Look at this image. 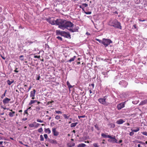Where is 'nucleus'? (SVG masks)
Returning a JSON list of instances; mask_svg holds the SVG:
<instances>
[{"label": "nucleus", "instance_id": "obj_43", "mask_svg": "<svg viewBox=\"0 0 147 147\" xmlns=\"http://www.w3.org/2000/svg\"><path fill=\"white\" fill-rule=\"evenodd\" d=\"M95 40L97 41H98L100 43H102V40H100L96 38Z\"/></svg>", "mask_w": 147, "mask_h": 147}, {"label": "nucleus", "instance_id": "obj_32", "mask_svg": "<svg viewBox=\"0 0 147 147\" xmlns=\"http://www.w3.org/2000/svg\"><path fill=\"white\" fill-rule=\"evenodd\" d=\"M95 127L98 130H100V128L98 127V125L97 124H96L94 125Z\"/></svg>", "mask_w": 147, "mask_h": 147}, {"label": "nucleus", "instance_id": "obj_39", "mask_svg": "<svg viewBox=\"0 0 147 147\" xmlns=\"http://www.w3.org/2000/svg\"><path fill=\"white\" fill-rule=\"evenodd\" d=\"M36 121L40 123H43L44 122L43 121L39 119H37Z\"/></svg>", "mask_w": 147, "mask_h": 147}, {"label": "nucleus", "instance_id": "obj_14", "mask_svg": "<svg viewBox=\"0 0 147 147\" xmlns=\"http://www.w3.org/2000/svg\"><path fill=\"white\" fill-rule=\"evenodd\" d=\"M63 31H61L59 30H57L56 31V34L57 35H60L61 36H62L63 34Z\"/></svg>", "mask_w": 147, "mask_h": 147}, {"label": "nucleus", "instance_id": "obj_49", "mask_svg": "<svg viewBox=\"0 0 147 147\" xmlns=\"http://www.w3.org/2000/svg\"><path fill=\"white\" fill-rule=\"evenodd\" d=\"M44 137L45 138V139H48V138H47L48 137V136L47 135V134H45L44 135Z\"/></svg>", "mask_w": 147, "mask_h": 147}, {"label": "nucleus", "instance_id": "obj_17", "mask_svg": "<svg viewBox=\"0 0 147 147\" xmlns=\"http://www.w3.org/2000/svg\"><path fill=\"white\" fill-rule=\"evenodd\" d=\"M101 136L104 138H110L111 137V136L109 135H106V134L104 133H102L101 134Z\"/></svg>", "mask_w": 147, "mask_h": 147}, {"label": "nucleus", "instance_id": "obj_23", "mask_svg": "<svg viewBox=\"0 0 147 147\" xmlns=\"http://www.w3.org/2000/svg\"><path fill=\"white\" fill-rule=\"evenodd\" d=\"M78 124V122L72 123L70 125V127H75Z\"/></svg>", "mask_w": 147, "mask_h": 147}, {"label": "nucleus", "instance_id": "obj_26", "mask_svg": "<svg viewBox=\"0 0 147 147\" xmlns=\"http://www.w3.org/2000/svg\"><path fill=\"white\" fill-rule=\"evenodd\" d=\"M86 146V145L84 144H79L78 146V147H84Z\"/></svg>", "mask_w": 147, "mask_h": 147}, {"label": "nucleus", "instance_id": "obj_15", "mask_svg": "<svg viewBox=\"0 0 147 147\" xmlns=\"http://www.w3.org/2000/svg\"><path fill=\"white\" fill-rule=\"evenodd\" d=\"M125 122V121L122 119H120L117 121L116 122V123L118 124H121Z\"/></svg>", "mask_w": 147, "mask_h": 147}, {"label": "nucleus", "instance_id": "obj_18", "mask_svg": "<svg viewBox=\"0 0 147 147\" xmlns=\"http://www.w3.org/2000/svg\"><path fill=\"white\" fill-rule=\"evenodd\" d=\"M45 131L46 133H47L48 134H50L51 133V131L49 128H45Z\"/></svg>", "mask_w": 147, "mask_h": 147}, {"label": "nucleus", "instance_id": "obj_29", "mask_svg": "<svg viewBox=\"0 0 147 147\" xmlns=\"http://www.w3.org/2000/svg\"><path fill=\"white\" fill-rule=\"evenodd\" d=\"M34 100H31L30 102L28 104L29 105H32V104H33L34 103Z\"/></svg>", "mask_w": 147, "mask_h": 147}, {"label": "nucleus", "instance_id": "obj_9", "mask_svg": "<svg viewBox=\"0 0 147 147\" xmlns=\"http://www.w3.org/2000/svg\"><path fill=\"white\" fill-rule=\"evenodd\" d=\"M125 102L121 103L118 105L117 106V108L118 110H119L121 109L122 108L124 107L125 106Z\"/></svg>", "mask_w": 147, "mask_h": 147}, {"label": "nucleus", "instance_id": "obj_48", "mask_svg": "<svg viewBox=\"0 0 147 147\" xmlns=\"http://www.w3.org/2000/svg\"><path fill=\"white\" fill-rule=\"evenodd\" d=\"M80 8L82 9V10L84 12L85 11L84 9V7L82 6V5H80Z\"/></svg>", "mask_w": 147, "mask_h": 147}, {"label": "nucleus", "instance_id": "obj_40", "mask_svg": "<svg viewBox=\"0 0 147 147\" xmlns=\"http://www.w3.org/2000/svg\"><path fill=\"white\" fill-rule=\"evenodd\" d=\"M9 115L11 117H12L14 116L12 113L11 112L9 113Z\"/></svg>", "mask_w": 147, "mask_h": 147}, {"label": "nucleus", "instance_id": "obj_11", "mask_svg": "<svg viewBox=\"0 0 147 147\" xmlns=\"http://www.w3.org/2000/svg\"><path fill=\"white\" fill-rule=\"evenodd\" d=\"M52 132L55 136H57L59 134V132L56 131V128H53Z\"/></svg>", "mask_w": 147, "mask_h": 147}, {"label": "nucleus", "instance_id": "obj_27", "mask_svg": "<svg viewBox=\"0 0 147 147\" xmlns=\"http://www.w3.org/2000/svg\"><path fill=\"white\" fill-rule=\"evenodd\" d=\"M67 85L68 86V87L69 89H70V88H72V86H71L70 84L69 83V82L68 81L67 82Z\"/></svg>", "mask_w": 147, "mask_h": 147}, {"label": "nucleus", "instance_id": "obj_20", "mask_svg": "<svg viewBox=\"0 0 147 147\" xmlns=\"http://www.w3.org/2000/svg\"><path fill=\"white\" fill-rule=\"evenodd\" d=\"M69 147H71L74 146L75 144L74 143L71 142L68 144Z\"/></svg>", "mask_w": 147, "mask_h": 147}, {"label": "nucleus", "instance_id": "obj_57", "mask_svg": "<svg viewBox=\"0 0 147 147\" xmlns=\"http://www.w3.org/2000/svg\"><path fill=\"white\" fill-rule=\"evenodd\" d=\"M40 78V76H38L36 80H39Z\"/></svg>", "mask_w": 147, "mask_h": 147}, {"label": "nucleus", "instance_id": "obj_3", "mask_svg": "<svg viewBox=\"0 0 147 147\" xmlns=\"http://www.w3.org/2000/svg\"><path fill=\"white\" fill-rule=\"evenodd\" d=\"M112 42V41L111 40L104 38L102 39V44L106 47L110 43Z\"/></svg>", "mask_w": 147, "mask_h": 147}, {"label": "nucleus", "instance_id": "obj_58", "mask_svg": "<svg viewBox=\"0 0 147 147\" xmlns=\"http://www.w3.org/2000/svg\"><path fill=\"white\" fill-rule=\"evenodd\" d=\"M139 21H141V22H144V21H145L146 20H145V19H144V20H141V19H139Z\"/></svg>", "mask_w": 147, "mask_h": 147}, {"label": "nucleus", "instance_id": "obj_55", "mask_svg": "<svg viewBox=\"0 0 147 147\" xmlns=\"http://www.w3.org/2000/svg\"><path fill=\"white\" fill-rule=\"evenodd\" d=\"M40 125L39 123H37L35 126L34 127L36 128L37 127Z\"/></svg>", "mask_w": 147, "mask_h": 147}, {"label": "nucleus", "instance_id": "obj_59", "mask_svg": "<svg viewBox=\"0 0 147 147\" xmlns=\"http://www.w3.org/2000/svg\"><path fill=\"white\" fill-rule=\"evenodd\" d=\"M122 142H123V141H122V140H120L119 141V142H118V143H122Z\"/></svg>", "mask_w": 147, "mask_h": 147}, {"label": "nucleus", "instance_id": "obj_41", "mask_svg": "<svg viewBox=\"0 0 147 147\" xmlns=\"http://www.w3.org/2000/svg\"><path fill=\"white\" fill-rule=\"evenodd\" d=\"M57 38L59 40H60L61 41L62 40V38L60 36H58L57 37Z\"/></svg>", "mask_w": 147, "mask_h": 147}, {"label": "nucleus", "instance_id": "obj_12", "mask_svg": "<svg viewBox=\"0 0 147 147\" xmlns=\"http://www.w3.org/2000/svg\"><path fill=\"white\" fill-rule=\"evenodd\" d=\"M10 100V99L8 98H6L3 99V102L4 104H7L9 103V102Z\"/></svg>", "mask_w": 147, "mask_h": 147}, {"label": "nucleus", "instance_id": "obj_24", "mask_svg": "<svg viewBox=\"0 0 147 147\" xmlns=\"http://www.w3.org/2000/svg\"><path fill=\"white\" fill-rule=\"evenodd\" d=\"M136 129H131V130L132 131L137 132L140 130V128L139 127H136Z\"/></svg>", "mask_w": 147, "mask_h": 147}, {"label": "nucleus", "instance_id": "obj_33", "mask_svg": "<svg viewBox=\"0 0 147 147\" xmlns=\"http://www.w3.org/2000/svg\"><path fill=\"white\" fill-rule=\"evenodd\" d=\"M63 117L65 118V119H68L69 118V116H67L66 114H64L63 115Z\"/></svg>", "mask_w": 147, "mask_h": 147}, {"label": "nucleus", "instance_id": "obj_42", "mask_svg": "<svg viewBox=\"0 0 147 147\" xmlns=\"http://www.w3.org/2000/svg\"><path fill=\"white\" fill-rule=\"evenodd\" d=\"M55 112L56 113H58V114H62V112L60 111H55Z\"/></svg>", "mask_w": 147, "mask_h": 147}, {"label": "nucleus", "instance_id": "obj_1", "mask_svg": "<svg viewBox=\"0 0 147 147\" xmlns=\"http://www.w3.org/2000/svg\"><path fill=\"white\" fill-rule=\"evenodd\" d=\"M109 25L112 26L116 28H119L121 29L122 27L121 25V23L116 20H111L109 24Z\"/></svg>", "mask_w": 147, "mask_h": 147}, {"label": "nucleus", "instance_id": "obj_4", "mask_svg": "<svg viewBox=\"0 0 147 147\" xmlns=\"http://www.w3.org/2000/svg\"><path fill=\"white\" fill-rule=\"evenodd\" d=\"M106 96H105L104 97V98H100L98 99V100L99 102L105 106H107L108 105V103L106 101Z\"/></svg>", "mask_w": 147, "mask_h": 147}, {"label": "nucleus", "instance_id": "obj_53", "mask_svg": "<svg viewBox=\"0 0 147 147\" xmlns=\"http://www.w3.org/2000/svg\"><path fill=\"white\" fill-rule=\"evenodd\" d=\"M34 58H40V55L39 56H36L35 55L34 56Z\"/></svg>", "mask_w": 147, "mask_h": 147}, {"label": "nucleus", "instance_id": "obj_19", "mask_svg": "<svg viewBox=\"0 0 147 147\" xmlns=\"http://www.w3.org/2000/svg\"><path fill=\"white\" fill-rule=\"evenodd\" d=\"M147 103V99L145 100L142 101L140 103V105H144Z\"/></svg>", "mask_w": 147, "mask_h": 147}, {"label": "nucleus", "instance_id": "obj_28", "mask_svg": "<svg viewBox=\"0 0 147 147\" xmlns=\"http://www.w3.org/2000/svg\"><path fill=\"white\" fill-rule=\"evenodd\" d=\"M36 123L35 122H34L33 123V124H29V126L30 127H34V123Z\"/></svg>", "mask_w": 147, "mask_h": 147}, {"label": "nucleus", "instance_id": "obj_51", "mask_svg": "<svg viewBox=\"0 0 147 147\" xmlns=\"http://www.w3.org/2000/svg\"><path fill=\"white\" fill-rule=\"evenodd\" d=\"M28 109H26V110H25L24 111V115L25 114H27V115L28 114Z\"/></svg>", "mask_w": 147, "mask_h": 147}, {"label": "nucleus", "instance_id": "obj_62", "mask_svg": "<svg viewBox=\"0 0 147 147\" xmlns=\"http://www.w3.org/2000/svg\"><path fill=\"white\" fill-rule=\"evenodd\" d=\"M27 118H24L22 119V120H23V121H26V120H27Z\"/></svg>", "mask_w": 147, "mask_h": 147}, {"label": "nucleus", "instance_id": "obj_31", "mask_svg": "<svg viewBox=\"0 0 147 147\" xmlns=\"http://www.w3.org/2000/svg\"><path fill=\"white\" fill-rule=\"evenodd\" d=\"M125 83V82L124 81L122 80L119 82V84L120 85H123V84Z\"/></svg>", "mask_w": 147, "mask_h": 147}, {"label": "nucleus", "instance_id": "obj_44", "mask_svg": "<svg viewBox=\"0 0 147 147\" xmlns=\"http://www.w3.org/2000/svg\"><path fill=\"white\" fill-rule=\"evenodd\" d=\"M55 118L56 119H60V117L59 115H57L55 117Z\"/></svg>", "mask_w": 147, "mask_h": 147}, {"label": "nucleus", "instance_id": "obj_54", "mask_svg": "<svg viewBox=\"0 0 147 147\" xmlns=\"http://www.w3.org/2000/svg\"><path fill=\"white\" fill-rule=\"evenodd\" d=\"M110 125H111V127H112L114 128L115 127V125L114 124L111 123Z\"/></svg>", "mask_w": 147, "mask_h": 147}, {"label": "nucleus", "instance_id": "obj_8", "mask_svg": "<svg viewBox=\"0 0 147 147\" xmlns=\"http://www.w3.org/2000/svg\"><path fill=\"white\" fill-rule=\"evenodd\" d=\"M63 32V34L62 36L67 38H71V35L69 32H66L64 31Z\"/></svg>", "mask_w": 147, "mask_h": 147}, {"label": "nucleus", "instance_id": "obj_60", "mask_svg": "<svg viewBox=\"0 0 147 147\" xmlns=\"http://www.w3.org/2000/svg\"><path fill=\"white\" fill-rule=\"evenodd\" d=\"M138 143H140V144H144V143L142 142V141H139V142H138Z\"/></svg>", "mask_w": 147, "mask_h": 147}, {"label": "nucleus", "instance_id": "obj_34", "mask_svg": "<svg viewBox=\"0 0 147 147\" xmlns=\"http://www.w3.org/2000/svg\"><path fill=\"white\" fill-rule=\"evenodd\" d=\"M43 129L42 127L38 129V131L39 133H41Z\"/></svg>", "mask_w": 147, "mask_h": 147}, {"label": "nucleus", "instance_id": "obj_45", "mask_svg": "<svg viewBox=\"0 0 147 147\" xmlns=\"http://www.w3.org/2000/svg\"><path fill=\"white\" fill-rule=\"evenodd\" d=\"M82 5L83 6H84L85 7H86L88 6V5L87 3H84L82 4Z\"/></svg>", "mask_w": 147, "mask_h": 147}, {"label": "nucleus", "instance_id": "obj_16", "mask_svg": "<svg viewBox=\"0 0 147 147\" xmlns=\"http://www.w3.org/2000/svg\"><path fill=\"white\" fill-rule=\"evenodd\" d=\"M68 30L71 32H74L78 31V28H76L73 29L71 28L68 29Z\"/></svg>", "mask_w": 147, "mask_h": 147}, {"label": "nucleus", "instance_id": "obj_38", "mask_svg": "<svg viewBox=\"0 0 147 147\" xmlns=\"http://www.w3.org/2000/svg\"><path fill=\"white\" fill-rule=\"evenodd\" d=\"M84 12L85 14H90L92 13L91 11L86 12L85 11Z\"/></svg>", "mask_w": 147, "mask_h": 147}, {"label": "nucleus", "instance_id": "obj_6", "mask_svg": "<svg viewBox=\"0 0 147 147\" xmlns=\"http://www.w3.org/2000/svg\"><path fill=\"white\" fill-rule=\"evenodd\" d=\"M47 20L48 22L49 23L51 24L52 25H56L57 22H56V20H55L53 19V20H51V18H48Z\"/></svg>", "mask_w": 147, "mask_h": 147}, {"label": "nucleus", "instance_id": "obj_47", "mask_svg": "<svg viewBox=\"0 0 147 147\" xmlns=\"http://www.w3.org/2000/svg\"><path fill=\"white\" fill-rule=\"evenodd\" d=\"M143 134L147 136V132L146 131H144L142 132Z\"/></svg>", "mask_w": 147, "mask_h": 147}, {"label": "nucleus", "instance_id": "obj_46", "mask_svg": "<svg viewBox=\"0 0 147 147\" xmlns=\"http://www.w3.org/2000/svg\"><path fill=\"white\" fill-rule=\"evenodd\" d=\"M54 102V101L53 100H52V101H49V102H47V105H49L50 104L52 103H53Z\"/></svg>", "mask_w": 147, "mask_h": 147}, {"label": "nucleus", "instance_id": "obj_52", "mask_svg": "<svg viewBox=\"0 0 147 147\" xmlns=\"http://www.w3.org/2000/svg\"><path fill=\"white\" fill-rule=\"evenodd\" d=\"M85 117V115H82V116H78V117L79 119H80V118H84Z\"/></svg>", "mask_w": 147, "mask_h": 147}, {"label": "nucleus", "instance_id": "obj_5", "mask_svg": "<svg viewBox=\"0 0 147 147\" xmlns=\"http://www.w3.org/2000/svg\"><path fill=\"white\" fill-rule=\"evenodd\" d=\"M74 25V24L69 21H67L65 20V24L64 25V29L65 28L68 29V28H71Z\"/></svg>", "mask_w": 147, "mask_h": 147}, {"label": "nucleus", "instance_id": "obj_35", "mask_svg": "<svg viewBox=\"0 0 147 147\" xmlns=\"http://www.w3.org/2000/svg\"><path fill=\"white\" fill-rule=\"evenodd\" d=\"M98 144L97 143H95L93 144V146L94 147H99V146L98 145Z\"/></svg>", "mask_w": 147, "mask_h": 147}, {"label": "nucleus", "instance_id": "obj_2", "mask_svg": "<svg viewBox=\"0 0 147 147\" xmlns=\"http://www.w3.org/2000/svg\"><path fill=\"white\" fill-rule=\"evenodd\" d=\"M56 25H58L59 28L64 30V25L65 24V20L61 19H57Z\"/></svg>", "mask_w": 147, "mask_h": 147}, {"label": "nucleus", "instance_id": "obj_25", "mask_svg": "<svg viewBox=\"0 0 147 147\" xmlns=\"http://www.w3.org/2000/svg\"><path fill=\"white\" fill-rule=\"evenodd\" d=\"M7 82L8 84L9 85H10L13 82L14 80H13L12 81H11L8 80H7Z\"/></svg>", "mask_w": 147, "mask_h": 147}, {"label": "nucleus", "instance_id": "obj_10", "mask_svg": "<svg viewBox=\"0 0 147 147\" xmlns=\"http://www.w3.org/2000/svg\"><path fill=\"white\" fill-rule=\"evenodd\" d=\"M47 141H49V142L51 144H57V141L48 138L47 140Z\"/></svg>", "mask_w": 147, "mask_h": 147}, {"label": "nucleus", "instance_id": "obj_36", "mask_svg": "<svg viewBox=\"0 0 147 147\" xmlns=\"http://www.w3.org/2000/svg\"><path fill=\"white\" fill-rule=\"evenodd\" d=\"M20 60L23 61L24 60V56L23 55H21L20 56Z\"/></svg>", "mask_w": 147, "mask_h": 147}, {"label": "nucleus", "instance_id": "obj_37", "mask_svg": "<svg viewBox=\"0 0 147 147\" xmlns=\"http://www.w3.org/2000/svg\"><path fill=\"white\" fill-rule=\"evenodd\" d=\"M6 91H7V90H6L5 91V93H4V94H2V95H1V98H3V97L5 96V93H6Z\"/></svg>", "mask_w": 147, "mask_h": 147}, {"label": "nucleus", "instance_id": "obj_50", "mask_svg": "<svg viewBox=\"0 0 147 147\" xmlns=\"http://www.w3.org/2000/svg\"><path fill=\"white\" fill-rule=\"evenodd\" d=\"M134 131H132L130 133H129V135L131 136H132L134 134Z\"/></svg>", "mask_w": 147, "mask_h": 147}, {"label": "nucleus", "instance_id": "obj_13", "mask_svg": "<svg viewBox=\"0 0 147 147\" xmlns=\"http://www.w3.org/2000/svg\"><path fill=\"white\" fill-rule=\"evenodd\" d=\"M36 90L35 89L33 90L32 91L30 92V97H34L35 95V93Z\"/></svg>", "mask_w": 147, "mask_h": 147}, {"label": "nucleus", "instance_id": "obj_30", "mask_svg": "<svg viewBox=\"0 0 147 147\" xmlns=\"http://www.w3.org/2000/svg\"><path fill=\"white\" fill-rule=\"evenodd\" d=\"M40 141H43L44 140V138L43 137V136L42 135H41L40 136Z\"/></svg>", "mask_w": 147, "mask_h": 147}, {"label": "nucleus", "instance_id": "obj_63", "mask_svg": "<svg viewBox=\"0 0 147 147\" xmlns=\"http://www.w3.org/2000/svg\"><path fill=\"white\" fill-rule=\"evenodd\" d=\"M31 86H30L28 89V91H29V90L31 89Z\"/></svg>", "mask_w": 147, "mask_h": 147}, {"label": "nucleus", "instance_id": "obj_56", "mask_svg": "<svg viewBox=\"0 0 147 147\" xmlns=\"http://www.w3.org/2000/svg\"><path fill=\"white\" fill-rule=\"evenodd\" d=\"M18 69L17 68H16L15 70L14 71V72H16V73H18L19 72L18 71H17V70Z\"/></svg>", "mask_w": 147, "mask_h": 147}, {"label": "nucleus", "instance_id": "obj_22", "mask_svg": "<svg viewBox=\"0 0 147 147\" xmlns=\"http://www.w3.org/2000/svg\"><path fill=\"white\" fill-rule=\"evenodd\" d=\"M41 107H39V106H36L35 107V111L37 112L38 113V111L40 110Z\"/></svg>", "mask_w": 147, "mask_h": 147}, {"label": "nucleus", "instance_id": "obj_21", "mask_svg": "<svg viewBox=\"0 0 147 147\" xmlns=\"http://www.w3.org/2000/svg\"><path fill=\"white\" fill-rule=\"evenodd\" d=\"M76 57L74 56L73 57L71 58L69 60L67 61V62H71L74 61V59L76 58Z\"/></svg>", "mask_w": 147, "mask_h": 147}, {"label": "nucleus", "instance_id": "obj_64", "mask_svg": "<svg viewBox=\"0 0 147 147\" xmlns=\"http://www.w3.org/2000/svg\"><path fill=\"white\" fill-rule=\"evenodd\" d=\"M133 27H134V28L135 29H136V24L134 25H133Z\"/></svg>", "mask_w": 147, "mask_h": 147}, {"label": "nucleus", "instance_id": "obj_61", "mask_svg": "<svg viewBox=\"0 0 147 147\" xmlns=\"http://www.w3.org/2000/svg\"><path fill=\"white\" fill-rule=\"evenodd\" d=\"M28 43H29L30 44H32L33 43V42L32 41H28Z\"/></svg>", "mask_w": 147, "mask_h": 147}, {"label": "nucleus", "instance_id": "obj_7", "mask_svg": "<svg viewBox=\"0 0 147 147\" xmlns=\"http://www.w3.org/2000/svg\"><path fill=\"white\" fill-rule=\"evenodd\" d=\"M111 139H108V141L109 142H112L113 143H118L117 140L115 138V136L113 137L111 136V137L110 138Z\"/></svg>", "mask_w": 147, "mask_h": 147}]
</instances>
